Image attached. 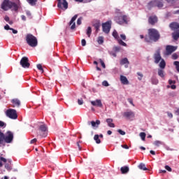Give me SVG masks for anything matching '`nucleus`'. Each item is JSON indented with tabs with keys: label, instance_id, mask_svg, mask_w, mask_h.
<instances>
[{
	"label": "nucleus",
	"instance_id": "obj_1",
	"mask_svg": "<svg viewBox=\"0 0 179 179\" xmlns=\"http://www.w3.org/2000/svg\"><path fill=\"white\" fill-rule=\"evenodd\" d=\"M159 40H160V32L154 28L149 29L148 35L145 36V43H157Z\"/></svg>",
	"mask_w": 179,
	"mask_h": 179
},
{
	"label": "nucleus",
	"instance_id": "obj_2",
	"mask_svg": "<svg viewBox=\"0 0 179 179\" xmlns=\"http://www.w3.org/2000/svg\"><path fill=\"white\" fill-rule=\"evenodd\" d=\"M19 8H20L19 3H16L10 1V0H3L1 5V8L6 12L9 10V9L14 10L15 12H17V10H19Z\"/></svg>",
	"mask_w": 179,
	"mask_h": 179
},
{
	"label": "nucleus",
	"instance_id": "obj_3",
	"mask_svg": "<svg viewBox=\"0 0 179 179\" xmlns=\"http://www.w3.org/2000/svg\"><path fill=\"white\" fill-rule=\"evenodd\" d=\"M26 41L30 47H37L38 42L37 41V38L33 36L31 34H27L26 36Z\"/></svg>",
	"mask_w": 179,
	"mask_h": 179
},
{
	"label": "nucleus",
	"instance_id": "obj_4",
	"mask_svg": "<svg viewBox=\"0 0 179 179\" xmlns=\"http://www.w3.org/2000/svg\"><path fill=\"white\" fill-rule=\"evenodd\" d=\"M48 132V128L47 127V125L43 124L39 126L38 134L41 136H42L43 138L47 137Z\"/></svg>",
	"mask_w": 179,
	"mask_h": 179
},
{
	"label": "nucleus",
	"instance_id": "obj_5",
	"mask_svg": "<svg viewBox=\"0 0 179 179\" xmlns=\"http://www.w3.org/2000/svg\"><path fill=\"white\" fill-rule=\"evenodd\" d=\"M128 17L127 15H117L115 17V22L118 24H124V23H128Z\"/></svg>",
	"mask_w": 179,
	"mask_h": 179
},
{
	"label": "nucleus",
	"instance_id": "obj_6",
	"mask_svg": "<svg viewBox=\"0 0 179 179\" xmlns=\"http://www.w3.org/2000/svg\"><path fill=\"white\" fill-rule=\"evenodd\" d=\"M113 22L111 20L107 21L106 22H104L102 24V31L106 34H108L110 33V31L111 30V24Z\"/></svg>",
	"mask_w": 179,
	"mask_h": 179
},
{
	"label": "nucleus",
	"instance_id": "obj_7",
	"mask_svg": "<svg viewBox=\"0 0 179 179\" xmlns=\"http://www.w3.org/2000/svg\"><path fill=\"white\" fill-rule=\"evenodd\" d=\"M13 141V133L10 131H8L4 134V145H5V143H12Z\"/></svg>",
	"mask_w": 179,
	"mask_h": 179
},
{
	"label": "nucleus",
	"instance_id": "obj_8",
	"mask_svg": "<svg viewBox=\"0 0 179 179\" xmlns=\"http://www.w3.org/2000/svg\"><path fill=\"white\" fill-rule=\"evenodd\" d=\"M6 115L7 117H8V118H10L11 120L17 119V113L15 109H8L6 110Z\"/></svg>",
	"mask_w": 179,
	"mask_h": 179
},
{
	"label": "nucleus",
	"instance_id": "obj_9",
	"mask_svg": "<svg viewBox=\"0 0 179 179\" xmlns=\"http://www.w3.org/2000/svg\"><path fill=\"white\" fill-rule=\"evenodd\" d=\"M20 64L22 68H30V63L29 62V58L27 57H23Z\"/></svg>",
	"mask_w": 179,
	"mask_h": 179
},
{
	"label": "nucleus",
	"instance_id": "obj_10",
	"mask_svg": "<svg viewBox=\"0 0 179 179\" xmlns=\"http://www.w3.org/2000/svg\"><path fill=\"white\" fill-rule=\"evenodd\" d=\"M177 50V46H173L168 45L166 46L165 55H171L172 52H174Z\"/></svg>",
	"mask_w": 179,
	"mask_h": 179
},
{
	"label": "nucleus",
	"instance_id": "obj_11",
	"mask_svg": "<svg viewBox=\"0 0 179 179\" xmlns=\"http://www.w3.org/2000/svg\"><path fill=\"white\" fill-rule=\"evenodd\" d=\"M122 115L127 120H133V118H135V113L132 110L124 112Z\"/></svg>",
	"mask_w": 179,
	"mask_h": 179
},
{
	"label": "nucleus",
	"instance_id": "obj_12",
	"mask_svg": "<svg viewBox=\"0 0 179 179\" xmlns=\"http://www.w3.org/2000/svg\"><path fill=\"white\" fill-rule=\"evenodd\" d=\"M155 64H159L162 61V55H160V50H157L154 54Z\"/></svg>",
	"mask_w": 179,
	"mask_h": 179
},
{
	"label": "nucleus",
	"instance_id": "obj_13",
	"mask_svg": "<svg viewBox=\"0 0 179 179\" xmlns=\"http://www.w3.org/2000/svg\"><path fill=\"white\" fill-rule=\"evenodd\" d=\"M57 8L62 9V5L64 9H66L68 8V1H66V0H57Z\"/></svg>",
	"mask_w": 179,
	"mask_h": 179
},
{
	"label": "nucleus",
	"instance_id": "obj_14",
	"mask_svg": "<svg viewBox=\"0 0 179 179\" xmlns=\"http://www.w3.org/2000/svg\"><path fill=\"white\" fill-rule=\"evenodd\" d=\"M76 19H78V15H75L71 20L70 22H69V25L71 27V30H75L76 27V24L75 23V20H76Z\"/></svg>",
	"mask_w": 179,
	"mask_h": 179
},
{
	"label": "nucleus",
	"instance_id": "obj_15",
	"mask_svg": "<svg viewBox=\"0 0 179 179\" xmlns=\"http://www.w3.org/2000/svg\"><path fill=\"white\" fill-rule=\"evenodd\" d=\"M11 103H12V107H17V108H19L20 107V104H21V102H20V100H19L18 99H13L11 100Z\"/></svg>",
	"mask_w": 179,
	"mask_h": 179
},
{
	"label": "nucleus",
	"instance_id": "obj_16",
	"mask_svg": "<svg viewBox=\"0 0 179 179\" xmlns=\"http://www.w3.org/2000/svg\"><path fill=\"white\" fill-rule=\"evenodd\" d=\"M148 22L150 24H152V26H155V24H156V23H157V17L150 16L148 18Z\"/></svg>",
	"mask_w": 179,
	"mask_h": 179
},
{
	"label": "nucleus",
	"instance_id": "obj_17",
	"mask_svg": "<svg viewBox=\"0 0 179 179\" xmlns=\"http://www.w3.org/2000/svg\"><path fill=\"white\" fill-rule=\"evenodd\" d=\"M91 104L94 106L95 107H100L101 108L103 107V103H101V100L96 99V101H92Z\"/></svg>",
	"mask_w": 179,
	"mask_h": 179
},
{
	"label": "nucleus",
	"instance_id": "obj_18",
	"mask_svg": "<svg viewBox=\"0 0 179 179\" xmlns=\"http://www.w3.org/2000/svg\"><path fill=\"white\" fill-rule=\"evenodd\" d=\"M101 26V23H100V20H96L93 23V27L96 29V33H99V31H100Z\"/></svg>",
	"mask_w": 179,
	"mask_h": 179
},
{
	"label": "nucleus",
	"instance_id": "obj_19",
	"mask_svg": "<svg viewBox=\"0 0 179 179\" xmlns=\"http://www.w3.org/2000/svg\"><path fill=\"white\" fill-rule=\"evenodd\" d=\"M120 82L122 85H129V81L124 76H120Z\"/></svg>",
	"mask_w": 179,
	"mask_h": 179
},
{
	"label": "nucleus",
	"instance_id": "obj_20",
	"mask_svg": "<svg viewBox=\"0 0 179 179\" xmlns=\"http://www.w3.org/2000/svg\"><path fill=\"white\" fill-rule=\"evenodd\" d=\"M127 64V65H125ZM120 65H125V68H128V65H129V61H128V58L124 57L120 60Z\"/></svg>",
	"mask_w": 179,
	"mask_h": 179
},
{
	"label": "nucleus",
	"instance_id": "obj_21",
	"mask_svg": "<svg viewBox=\"0 0 179 179\" xmlns=\"http://www.w3.org/2000/svg\"><path fill=\"white\" fill-rule=\"evenodd\" d=\"M171 30H178L179 29V24L178 22H172L169 25Z\"/></svg>",
	"mask_w": 179,
	"mask_h": 179
},
{
	"label": "nucleus",
	"instance_id": "obj_22",
	"mask_svg": "<svg viewBox=\"0 0 179 179\" xmlns=\"http://www.w3.org/2000/svg\"><path fill=\"white\" fill-rule=\"evenodd\" d=\"M113 120L111 118L106 119V122L110 128H115V124L113 123Z\"/></svg>",
	"mask_w": 179,
	"mask_h": 179
},
{
	"label": "nucleus",
	"instance_id": "obj_23",
	"mask_svg": "<svg viewBox=\"0 0 179 179\" xmlns=\"http://www.w3.org/2000/svg\"><path fill=\"white\" fill-rule=\"evenodd\" d=\"M148 8L152 9V8H156V0L151 1L148 3Z\"/></svg>",
	"mask_w": 179,
	"mask_h": 179
},
{
	"label": "nucleus",
	"instance_id": "obj_24",
	"mask_svg": "<svg viewBox=\"0 0 179 179\" xmlns=\"http://www.w3.org/2000/svg\"><path fill=\"white\" fill-rule=\"evenodd\" d=\"M100 124V120H97L96 122L92 121V122H88V125L92 124V127L94 128L95 127H99V124Z\"/></svg>",
	"mask_w": 179,
	"mask_h": 179
},
{
	"label": "nucleus",
	"instance_id": "obj_25",
	"mask_svg": "<svg viewBox=\"0 0 179 179\" xmlns=\"http://www.w3.org/2000/svg\"><path fill=\"white\" fill-rule=\"evenodd\" d=\"M120 171L122 174H127L129 171V168L128 166H123L120 168Z\"/></svg>",
	"mask_w": 179,
	"mask_h": 179
},
{
	"label": "nucleus",
	"instance_id": "obj_26",
	"mask_svg": "<svg viewBox=\"0 0 179 179\" xmlns=\"http://www.w3.org/2000/svg\"><path fill=\"white\" fill-rule=\"evenodd\" d=\"M5 134L0 131V145H4Z\"/></svg>",
	"mask_w": 179,
	"mask_h": 179
},
{
	"label": "nucleus",
	"instance_id": "obj_27",
	"mask_svg": "<svg viewBox=\"0 0 179 179\" xmlns=\"http://www.w3.org/2000/svg\"><path fill=\"white\" fill-rule=\"evenodd\" d=\"M155 5L157 8H163V1L155 0Z\"/></svg>",
	"mask_w": 179,
	"mask_h": 179
},
{
	"label": "nucleus",
	"instance_id": "obj_28",
	"mask_svg": "<svg viewBox=\"0 0 179 179\" xmlns=\"http://www.w3.org/2000/svg\"><path fill=\"white\" fill-rule=\"evenodd\" d=\"M138 169H139L140 170H143V171H148V168H146V165H145V164H143V163H141V164L138 165Z\"/></svg>",
	"mask_w": 179,
	"mask_h": 179
},
{
	"label": "nucleus",
	"instance_id": "obj_29",
	"mask_svg": "<svg viewBox=\"0 0 179 179\" xmlns=\"http://www.w3.org/2000/svg\"><path fill=\"white\" fill-rule=\"evenodd\" d=\"M112 36L115 38V40H119L120 39V36L118 35V32L117 30H114L112 33Z\"/></svg>",
	"mask_w": 179,
	"mask_h": 179
},
{
	"label": "nucleus",
	"instance_id": "obj_30",
	"mask_svg": "<svg viewBox=\"0 0 179 179\" xmlns=\"http://www.w3.org/2000/svg\"><path fill=\"white\" fill-rule=\"evenodd\" d=\"M159 68L161 69H164L166 68V61H164L163 59L161 60L159 63Z\"/></svg>",
	"mask_w": 179,
	"mask_h": 179
},
{
	"label": "nucleus",
	"instance_id": "obj_31",
	"mask_svg": "<svg viewBox=\"0 0 179 179\" xmlns=\"http://www.w3.org/2000/svg\"><path fill=\"white\" fill-rule=\"evenodd\" d=\"M158 75L160 76V78H164V71L163 69H158Z\"/></svg>",
	"mask_w": 179,
	"mask_h": 179
},
{
	"label": "nucleus",
	"instance_id": "obj_32",
	"mask_svg": "<svg viewBox=\"0 0 179 179\" xmlns=\"http://www.w3.org/2000/svg\"><path fill=\"white\" fill-rule=\"evenodd\" d=\"M94 139L96 141V143H101V141H100L99 134H95L94 136Z\"/></svg>",
	"mask_w": 179,
	"mask_h": 179
},
{
	"label": "nucleus",
	"instance_id": "obj_33",
	"mask_svg": "<svg viewBox=\"0 0 179 179\" xmlns=\"http://www.w3.org/2000/svg\"><path fill=\"white\" fill-rule=\"evenodd\" d=\"M5 169H6L8 171H10V170H12V166H10V161H9V163L5 164Z\"/></svg>",
	"mask_w": 179,
	"mask_h": 179
},
{
	"label": "nucleus",
	"instance_id": "obj_34",
	"mask_svg": "<svg viewBox=\"0 0 179 179\" xmlns=\"http://www.w3.org/2000/svg\"><path fill=\"white\" fill-rule=\"evenodd\" d=\"M0 160H1L0 161V167H2L3 166V164H2V162L3 163H6L7 160L6 158H3V157H1V156H0Z\"/></svg>",
	"mask_w": 179,
	"mask_h": 179
},
{
	"label": "nucleus",
	"instance_id": "obj_35",
	"mask_svg": "<svg viewBox=\"0 0 179 179\" xmlns=\"http://www.w3.org/2000/svg\"><path fill=\"white\" fill-rule=\"evenodd\" d=\"M27 2L29 3V5H31V6H34L36 3H37V0H27Z\"/></svg>",
	"mask_w": 179,
	"mask_h": 179
},
{
	"label": "nucleus",
	"instance_id": "obj_36",
	"mask_svg": "<svg viewBox=\"0 0 179 179\" xmlns=\"http://www.w3.org/2000/svg\"><path fill=\"white\" fill-rule=\"evenodd\" d=\"M151 82H152V85H157L159 83V80L155 77H152L151 78Z\"/></svg>",
	"mask_w": 179,
	"mask_h": 179
},
{
	"label": "nucleus",
	"instance_id": "obj_37",
	"mask_svg": "<svg viewBox=\"0 0 179 179\" xmlns=\"http://www.w3.org/2000/svg\"><path fill=\"white\" fill-rule=\"evenodd\" d=\"M117 42L119 43V44L120 45H122L123 47H127V43L125 42H124L121 39H117Z\"/></svg>",
	"mask_w": 179,
	"mask_h": 179
},
{
	"label": "nucleus",
	"instance_id": "obj_38",
	"mask_svg": "<svg viewBox=\"0 0 179 179\" xmlns=\"http://www.w3.org/2000/svg\"><path fill=\"white\" fill-rule=\"evenodd\" d=\"M98 43H99V44H103V43H104V37H103V36H99V38H98Z\"/></svg>",
	"mask_w": 179,
	"mask_h": 179
},
{
	"label": "nucleus",
	"instance_id": "obj_39",
	"mask_svg": "<svg viewBox=\"0 0 179 179\" xmlns=\"http://www.w3.org/2000/svg\"><path fill=\"white\" fill-rule=\"evenodd\" d=\"M36 67L42 73H44V69H43V66L41 64H37Z\"/></svg>",
	"mask_w": 179,
	"mask_h": 179
},
{
	"label": "nucleus",
	"instance_id": "obj_40",
	"mask_svg": "<svg viewBox=\"0 0 179 179\" xmlns=\"http://www.w3.org/2000/svg\"><path fill=\"white\" fill-rule=\"evenodd\" d=\"M92 34V27H88L87 29V35L88 37H90V35Z\"/></svg>",
	"mask_w": 179,
	"mask_h": 179
},
{
	"label": "nucleus",
	"instance_id": "obj_41",
	"mask_svg": "<svg viewBox=\"0 0 179 179\" xmlns=\"http://www.w3.org/2000/svg\"><path fill=\"white\" fill-rule=\"evenodd\" d=\"M113 50L115 51V52H120V51H121V47L115 46L113 47Z\"/></svg>",
	"mask_w": 179,
	"mask_h": 179
},
{
	"label": "nucleus",
	"instance_id": "obj_42",
	"mask_svg": "<svg viewBox=\"0 0 179 179\" xmlns=\"http://www.w3.org/2000/svg\"><path fill=\"white\" fill-rule=\"evenodd\" d=\"M140 136H141L142 141H145V139L146 138V134L145 132H141V133H140Z\"/></svg>",
	"mask_w": 179,
	"mask_h": 179
},
{
	"label": "nucleus",
	"instance_id": "obj_43",
	"mask_svg": "<svg viewBox=\"0 0 179 179\" xmlns=\"http://www.w3.org/2000/svg\"><path fill=\"white\" fill-rule=\"evenodd\" d=\"M173 65H175L176 70L179 72V62L178 61L174 62Z\"/></svg>",
	"mask_w": 179,
	"mask_h": 179
},
{
	"label": "nucleus",
	"instance_id": "obj_44",
	"mask_svg": "<svg viewBox=\"0 0 179 179\" xmlns=\"http://www.w3.org/2000/svg\"><path fill=\"white\" fill-rule=\"evenodd\" d=\"M171 58L174 60L176 59H178V55L177 53H173L172 55H171Z\"/></svg>",
	"mask_w": 179,
	"mask_h": 179
},
{
	"label": "nucleus",
	"instance_id": "obj_45",
	"mask_svg": "<svg viewBox=\"0 0 179 179\" xmlns=\"http://www.w3.org/2000/svg\"><path fill=\"white\" fill-rule=\"evenodd\" d=\"M162 141H155V142H154V145H155V146H160V145H162Z\"/></svg>",
	"mask_w": 179,
	"mask_h": 179
},
{
	"label": "nucleus",
	"instance_id": "obj_46",
	"mask_svg": "<svg viewBox=\"0 0 179 179\" xmlns=\"http://www.w3.org/2000/svg\"><path fill=\"white\" fill-rule=\"evenodd\" d=\"M137 75H138V76H139L138 78V80H141L142 79V78H143V74H142V73H141V72H138Z\"/></svg>",
	"mask_w": 179,
	"mask_h": 179
},
{
	"label": "nucleus",
	"instance_id": "obj_47",
	"mask_svg": "<svg viewBox=\"0 0 179 179\" xmlns=\"http://www.w3.org/2000/svg\"><path fill=\"white\" fill-rule=\"evenodd\" d=\"M0 127H1V128H5V127H6V123H5V122H3V121H1V120H0Z\"/></svg>",
	"mask_w": 179,
	"mask_h": 179
},
{
	"label": "nucleus",
	"instance_id": "obj_48",
	"mask_svg": "<svg viewBox=\"0 0 179 179\" xmlns=\"http://www.w3.org/2000/svg\"><path fill=\"white\" fill-rule=\"evenodd\" d=\"M83 18L82 17H79L77 20V24H78V26H80V24H82V20Z\"/></svg>",
	"mask_w": 179,
	"mask_h": 179
},
{
	"label": "nucleus",
	"instance_id": "obj_49",
	"mask_svg": "<svg viewBox=\"0 0 179 179\" xmlns=\"http://www.w3.org/2000/svg\"><path fill=\"white\" fill-rule=\"evenodd\" d=\"M99 62H100L101 66H102L103 69H105V68H106V64H104V62L103 61V59H99Z\"/></svg>",
	"mask_w": 179,
	"mask_h": 179
},
{
	"label": "nucleus",
	"instance_id": "obj_50",
	"mask_svg": "<svg viewBox=\"0 0 179 179\" xmlns=\"http://www.w3.org/2000/svg\"><path fill=\"white\" fill-rule=\"evenodd\" d=\"M128 101L130 104H131V106H133L134 107H135V105L134 104V100L132 99V98H129Z\"/></svg>",
	"mask_w": 179,
	"mask_h": 179
},
{
	"label": "nucleus",
	"instance_id": "obj_51",
	"mask_svg": "<svg viewBox=\"0 0 179 179\" xmlns=\"http://www.w3.org/2000/svg\"><path fill=\"white\" fill-rule=\"evenodd\" d=\"M102 85L105 86L106 87H107L108 86H110V85L108 84V82H107V80H104L103 82H102Z\"/></svg>",
	"mask_w": 179,
	"mask_h": 179
},
{
	"label": "nucleus",
	"instance_id": "obj_52",
	"mask_svg": "<svg viewBox=\"0 0 179 179\" xmlns=\"http://www.w3.org/2000/svg\"><path fill=\"white\" fill-rule=\"evenodd\" d=\"M78 103L79 104V106H82V104H83V99H78Z\"/></svg>",
	"mask_w": 179,
	"mask_h": 179
},
{
	"label": "nucleus",
	"instance_id": "obj_53",
	"mask_svg": "<svg viewBox=\"0 0 179 179\" xmlns=\"http://www.w3.org/2000/svg\"><path fill=\"white\" fill-rule=\"evenodd\" d=\"M165 169H166V170H167V171H169V172L172 171L171 168L169 165H166Z\"/></svg>",
	"mask_w": 179,
	"mask_h": 179
},
{
	"label": "nucleus",
	"instance_id": "obj_54",
	"mask_svg": "<svg viewBox=\"0 0 179 179\" xmlns=\"http://www.w3.org/2000/svg\"><path fill=\"white\" fill-rule=\"evenodd\" d=\"M26 15L28 16V17H31V13L29 10L26 11Z\"/></svg>",
	"mask_w": 179,
	"mask_h": 179
},
{
	"label": "nucleus",
	"instance_id": "obj_55",
	"mask_svg": "<svg viewBox=\"0 0 179 179\" xmlns=\"http://www.w3.org/2000/svg\"><path fill=\"white\" fill-rule=\"evenodd\" d=\"M117 132H119L120 135H125V131H124L121 129H118Z\"/></svg>",
	"mask_w": 179,
	"mask_h": 179
},
{
	"label": "nucleus",
	"instance_id": "obj_56",
	"mask_svg": "<svg viewBox=\"0 0 179 179\" xmlns=\"http://www.w3.org/2000/svg\"><path fill=\"white\" fill-rule=\"evenodd\" d=\"M81 44L83 45V47H85V45H86V40L82 39Z\"/></svg>",
	"mask_w": 179,
	"mask_h": 179
},
{
	"label": "nucleus",
	"instance_id": "obj_57",
	"mask_svg": "<svg viewBox=\"0 0 179 179\" xmlns=\"http://www.w3.org/2000/svg\"><path fill=\"white\" fill-rule=\"evenodd\" d=\"M10 30H11L13 33V34H17V30L13 29V28H11Z\"/></svg>",
	"mask_w": 179,
	"mask_h": 179
},
{
	"label": "nucleus",
	"instance_id": "obj_58",
	"mask_svg": "<svg viewBox=\"0 0 179 179\" xmlns=\"http://www.w3.org/2000/svg\"><path fill=\"white\" fill-rule=\"evenodd\" d=\"M4 29L5 30H10V29L12 28H10L8 24H6V26H4Z\"/></svg>",
	"mask_w": 179,
	"mask_h": 179
},
{
	"label": "nucleus",
	"instance_id": "obj_59",
	"mask_svg": "<svg viewBox=\"0 0 179 179\" xmlns=\"http://www.w3.org/2000/svg\"><path fill=\"white\" fill-rule=\"evenodd\" d=\"M120 37L122 39H123L124 41L127 40V36L124 34H121Z\"/></svg>",
	"mask_w": 179,
	"mask_h": 179
},
{
	"label": "nucleus",
	"instance_id": "obj_60",
	"mask_svg": "<svg viewBox=\"0 0 179 179\" xmlns=\"http://www.w3.org/2000/svg\"><path fill=\"white\" fill-rule=\"evenodd\" d=\"M36 142H37V138H34L31 140L30 143L33 144V143H36Z\"/></svg>",
	"mask_w": 179,
	"mask_h": 179
},
{
	"label": "nucleus",
	"instance_id": "obj_61",
	"mask_svg": "<svg viewBox=\"0 0 179 179\" xmlns=\"http://www.w3.org/2000/svg\"><path fill=\"white\" fill-rule=\"evenodd\" d=\"M169 85H173V84L174 85V83H176V81L172 80H169Z\"/></svg>",
	"mask_w": 179,
	"mask_h": 179
},
{
	"label": "nucleus",
	"instance_id": "obj_62",
	"mask_svg": "<svg viewBox=\"0 0 179 179\" xmlns=\"http://www.w3.org/2000/svg\"><path fill=\"white\" fill-rule=\"evenodd\" d=\"M167 114H168V117H169V118H173V113L168 112Z\"/></svg>",
	"mask_w": 179,
	"mask_h": 179
},
{
	"label": "nucleus",
	"instance_id": "obj_63",
	"mask_svg": "<svg viewBox=\"0 0 179 179\" xmlns=\"http://www.w3.org/2000/svg\"><path fill=\"white\" fill-rule=\"evenodd\" d=\"M159 173L160 174H162V173H163L164 174H166V173H167V171L166 170H159Z\"/></svg>",
	"mask_w": 179,
	"mask_h": 179
},
{
	"label": "nucleus",
	"instance_id": "obj_64",
	"mask_svg": "<svg viewBox=\"0 0 179 179\" xmlns=\"http://www.w3.org/2000/svg\"><path fill=\"white\" fill-rule=\"evenodd\" d=\"M124 149H129V147H128V145H121Z\"/></svg>",
	"mask_w": 179,
	"mask_h": 179
}]
</instances>
